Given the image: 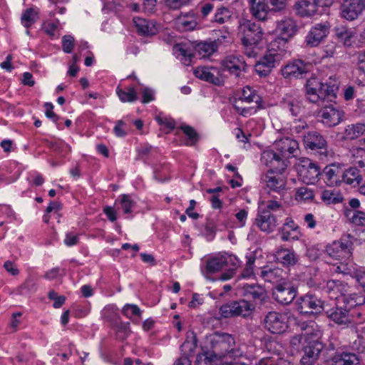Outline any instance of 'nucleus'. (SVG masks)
<instances>
[{
  "label": "nucleus",
  "instance_id": "f257e3e1",
  "mask_svg": "<svg viewBox=\"0 0 365 365\" xmlns=\"http://www.w3.org/2000/svg\"><path fill=\"white\" fill-rule=\"evenodd\" d=\"M339 82L329 78L326 83L321 82L317 78H310L306 84L307 98L310 102H332L336 98Z\"/></svg>",
  "mask_w": 365,
  "mask_h": 365
},
{
  "label": "nucleus",
  "instance_id": "f03ea898",
  "mask_svg": "<svg viewBox=\"0 0 365 365\" xmlns=\"http://www.w3.org/2000/svg\"><path fill=\"white\" fill-rule=\"evenodd\" d=\"M239 34L242 44L247 48L245 53L249 57H255L256 52L249 47L256 46L262 41L264 32L260 25L249 20L241 21Z\"/></svg>",
  "mask_w": 365,
  "mask_h": 365
},
{
  "label": "nucleus",
  "instance_id": "7ed1b4c3",
  "mask_svg": "<svg viewBox=\"0 0 365 365\" xmlns=\"http://www.w3.org/2000/svg\"><path fill=\"white\" fill-rule=\"evenodd\" d=\"M235 344L232 335L216 331L206 338V347L216 359H221L227 356L230 347Z\"/></svg>",
  "mask_w": 365,
  "mask_h": 365
},
{
  "label": "nucleus",
  "instance_id": "20e7f679",
  "mask_svg": "<svg viewBox=\"0 0 365 365\" xmlns=\"http://www.w3.org/2000/svg\"><path fill=\"white\" fill-rule=\"evenodd\" d=\"M237 264L238 259L235 255L226 254L208 259L206 263V270L209 273H215L228 267L227 271L220 277L221 279L227 280L234 275Z\"/></svg>",
  "mask_w": 365,
  "mask_h": 365
},
{
  "label": "nucleus",
  "instance_id": "39448f33",
  "mask_svg": "<svg viewBox=\"0 0 365 365\" xmlns=\"http://www.w3.org/2000/svg\"><path fill=\"white\" fill-rule=\"evenodd\" d=\"M303 143L307 149L316 151L322 160H327L331 153L327 149V142L324 137L317 131H309L303 135Z\"/></svg>",
  "mask_w": 365,
  "mask_h": 365
},
{
  "label": "nucleus",
  "instance_id": "423d86ee",
  "mask_svg": "<svg viewBox=\"0 0 365 365\" xmlns=\"http://www.w3.org/2000/svg\"><path fill=\"white\" fill-rule=\"evenodd\" d=\"M255 304L250 301L241 299L223 304L220 309V315L224 318L236 316L248 317L255 310Z\"/></svg>",
  "mask_w": 365,
  "mask_h": 365
},
{
  "label": "nucleus",
  "instance_id": "0eeeda50",
  "mask_svg": "<svg viewBox=\"0 0 365 365\" xmlns=\"http://www.w3.org/2000/svg\"><path fill=\"white\" fill-rule=\"evenodd\" d=\"M296 168L302 181L306 184H315L321 175L320 167L307 158H301L296 164Z\"/></svg>",
  "mask_w": 365,
  "mask_h": 365
},
{
  "label": "nucleus",
  "instance_id": "6e6552de",
  "mask_svg": "<svg viewBox=\"0 0 365 365\" xmlns=\"http://www.w3.org/2000/svg\"><path fill=\"white\" fill-rule=\"evenodd\" d=\"M277 41L271 43L270 48L264 53L261 59L255 64V71L259 76H267L275 67L281 58L282 55L277 52L275 46Z\"/></svg>",
  "mask_w": 365,
  "mask_h": 365
},
{
  "label": "nucleus",
  "instance_id": "1a4fd4ad",
  "mask_svg": "<svg viewBox=\"0 0 365 365\" xmlns=\"http://www.w3.org/2000/svg\"><path fill=\"white\" fill-rule=\"evenodd\" d=\"M261 182L269 190L268 192H276L282 197L286 190L287 179L282 173L268 171L261 177Z\"/></svg>",
  "mask_w": 365,
  "mask_h": 365
},
{
  "label": "nucleus",
  "instance_id": "9d476101",
  "mask_svg": "<svg viewBox=\"0 0 365 365\" xmlns=\"http://www.w3.org/2000/svg\"><path fill=\"white\" fill-rule=\"evenodd\" d=\"M297 309L301 314H317L324 310L323 302L316 295L307 294L296 302Z\"/></svg>",
  "mask_w": 365,
  "mask_h": 365
},
{
  "label": "nucleus",
  "instance_id": "9b49d317",
  "mask_svg": "<svg viewBox=\"0 0 365 365\" xmlns=\"http://www.w3.org/2000/svg\"><path fill=\"white\" fill-rule=\"evenodd\" d=\"M365 10V0H341L340 5L341 17L347 21L358 19Z\"/></svg>",
  "mask_w": 365,
  "mask_h": 365
},
{
  "label": "nucleus",
  "instance_id": "f8f14e48",
  "mask_svg": "<svg viewBox=\"0 0 365 365\" xmlns=\"http://www.w3.org/2000/svg\"><path fill=\"white\" fill-rule=\"evenodd\" d=\"M298 30L296 21L291 17L284 16L276 21L275 33L284 43H287L293 38Z\"/></svg>",
  "mask_w": 365,
  "mask_h": 365
},
{
  "label": "nucleus",
  "instance_id": "ddd939ff",
  "mask_svg": "<svg viewBox=\"0 0 365 365\" xmlns=\"http://www.w3.org/2000/svg\"><path fill=\"white\" fill-rule=\"evenodd\" d=\"M329 33V26L327 22L317 24L307 33L304 43L306 46L313 48L318 46Z\"/></svg>",
  "mask_w": 365,
  "mask_h": 365
},
{
  "label": "nucleus",
  "instance_id": "4468645a",
  "mask_svg": "<svg viewBox=\"0 0 365 365\" xmlns=\"http://www.w3.org/2000/svg\"><path fill=\"white\" fill-rule=\"evenodd\" d=\"M273 297L280 304L291 303L297 295L296 288L288 281L277 284L272 291Z\"/></svg>",
  "mask_w": 365,
  "mask_h": 365
},
{
  "label": "nucleus",
  "instance_id": "2eb2a0df",
  "mask_svg": "<svg viewBox=\"0 0 365 365\" xmlns=\"http://www.w3.org/2000/svg\"><path fill=\"white\" fill-rule=\"evenodd\" d=\"M223 71H227L230 75L239 78L242 72L246 71L247 64L242 56L239 55H230L222 61Z\"/></svg>",
  "mask_w": 365,
  "mask_h": 365
},
{
  "label": "nucleus",
  "instance_id": "dca6fc26",
  "mask_svg": "<svg viewBox=\"0 0 365 365\" xmlns=\"http://www.w3.org/2000/svg\"><path fill=\"white\" fill-rule=\"evenodd\" d=\"M265 328L272 334H282L288 327L285 315L277 312H269L264 319Z\"/></svg>",
  "mask_w": 365,
  "mask_h": 365
},
{
  "label": "nucleus",
  "instance_id": "f3484780",
  "mask_svg": "<svg viewBox=\"0 0 365 365\" xmlns=\"http://www.w3.org/2000/svg\"><path fill=\"white\" fill-rule=\"evenodd\" d=\"M262 163L269 168V171L282 173L287 167L286 160L280 157L277 151L264 150L261 156Z\"/></svg>",
  "mask_w": 365,
  "mask_h": 365
},
{
  "label": "nucleus",
  "instance_id": "a211bd4d",
  "mask_svg": "<svg viewBox=\"0 0 365 365\" xmlns=\"http://www.w3.org/2000/svg\"><path fill=\"white\" fill-rule=\"evenodd\" d=\"M294 324L297 329L300 331L301 334L304 336V341H319L322 336L320 329L317 324L313 321H302L297 318L294 319Z\"/></svg>",
  "mask_w": 365,
  "mask_h": 365
},
{
  "label": "nucleus",
  "instance_id": "6ab92c4d",
  "mask_svg": "<svg viewBox=\"0 0 365 365\" xmlns=\"http://www.w3.org/2000/svg\"><path fill=\"white\" fill-rule=\"evenodd\" d=\"M274 148L279 154L280 157L286 160L294 157L297 155L299 150V143L297 140L287 137L277 140L274 142Z\"/></svg>",
  "mask_w": 365,
  "mask_h": 365
},
{
  "label": "nucleus",
  "instance_id": "aec40b11",
  "mask_svg": "<svg viewBox=\"0 0 365 365\" xmlns=\"http://www.w3.org/2000/svg\"><path fill=\"white\" fill-rule=\"evenodd\" d=\"M310 67L309 63L297 59L284 66L282 74L286 78H301L309 72Z\"/></svg>",
  "mask_w": 365,
  "mask_h": 365
},
{
  "label": "nucleus",
  "instance_id": "412c9836",
  "mask_svg": "<svg viewBox=\"0 0 365 365\" xmlns=\"http://www.w3.org/2000/svg\"><path fill=\"white\" fill-rule=\"evenodd\" d=\"M327 255L335 259H348L351 255V243L349 241H334L326 247Z\"/></svg>",
  "mask_w": 365,
  "mask_h": 365
},
{
  "label": "nucleus",
  "instance_id": "4be33fe9",
  "mask_svg": "<svg viewBox=\"0 0 365 365\" xmlns=\"http://www.w3.org/2000/svg\"><path fill=\"white\" fill-rule=\"evenodd\" d=\"M343 111L334 107L333 105L325 106L319 112L322 122L328 127L338 125L343 118Z\"/></svg>",
  "mask_w": 365,
  "mask_h": 365
},
{
  "label": "nucleus",
  "instance_id": "5701e85b",
  "mask_svg": "<svg viewBox=\"0 0 365 365\" xmlns=\"http://www.w3.org/2000/svg\"><path fill=\"white\" fill-rule=\"evenodd\" d=\"M256 225L262 232L270 233L276 228L277 223L276 217L267 210H259L254 221Z\"/></svg>",
  "mask_w": 365,
  "mask_h": 365
},
{
  "label": "nucleus",
  "instance_id": "b1692460",
  "mask_svg": "<svg viewBox=\"0 0 365 365\" xmlns=\"http://www.w3.org/2000/svg\"><path fill=\"white\" fill-rule=\"evenodd\" d=\"M256 274L265 282L272 284H279L286 280V272L281 268L264 267L256 271Z\"/></svg>",
  "mask_w": 365,
  "mask_h": 365
},
{
  "label": "nucleus",
  "instance_id": "393cba45",
  "mask_svg": "<svg viewBox=\"0 0 365 365\" xmlns=\"http://www.w3.org/2000/svg\"><path fill=\"white\" fill-rule=\"evenodd\" d=\"M240 289L244 297L252 299L255 302L262 303L267 299L266 290L257 284H244Z\"/></svg>",
  "mask_w": 365,
  "mask_h": 365
},
{
  "label": "nucleus",
  "instance_id": "a878e982",
  "mask_svg": "<svg viewBox=\"0 0 365 365\" xmlns=\"http://www.w3.org/2000/svg\"><path fill=\"white\" fill-rule=\"evenodd\" d=\"M321 175L324 182L330 187L339 185L342 182V170L339 165H327L321 172Z\"/></svg>",
  "mask_w": 365,
  "mask_h": 365
},
{
  "label": "nucleus",
  "instance_id": "bb28decb",
  "mask_svg": "<svg viewBox=\"0 0 365 365\" xmlns=\"http://www.w3.org/2000/svg\"><path fill=\"white\" fill-rule=\"evenodd\" d=\"M324 348L320 341H309L304 349V354L301 359L303 364H312L319 358V356Z\"/></svg>",
  "mask_w": 365,
  "mask_h": 365
},
{
  "label": "nucleus",
  "instance_id": "cd10ccee",
  "mask_svg": "<svg viewBox=\"0 0 365 365\" xmlns=\"http://www.w3.org/2000/svg\"><path fill=\"white\" fill-rule=\"evenodd\" d=\"M326 313L331 320L339 325H348L352 321V316L345 307L336 306L327 310Z\"/></svg>",
  "mask_w": 365,
  "mask_h": 365
},
{
  "label": "nucleus",
  "instance_id": "c85d7f7f",
  "mask_svg": "<svg viewBox=\"0 0 365 365\" xmlns=\"http://www.w3.org/2000/svg\"><path fill=\"white\" fill-rule=\"evenodd\" d=\"M133 21L137 33L140 36H150L158 33L156 24L153 21L140 17H134Z\"/></svg>",
  "mask_w": 365,
  "mask_h": 365
},
{
  "label": "nucleus",
  "instance_id": "c756f323",
  "mask_svg": "<svg viewBox=\"0 0 365 365\" xmlns=\"http://www.w3.org/2000/svg\"><path fill=\"white\" fill-rule=\"evenodd\" d=\"M347 284L339 280H329L324 288V292L331 299L341 300L345 292H347Z\"/></svg>",
  "mask_w": 365,
  "mask_h": 365
},
{
  "label": "nucleus",
  "instance_id": "7c9ffc66",
  "mask_svg": "<svg viewBox=\"0 0 365 365\" xmlns=\"http://www.w3.org/2000/svg\"><path fill=\"white\" fill-rule=\"evenodd\" d=\"M330 365H361L359 356L351 352L335 353L329 361Z\"/></svg>",
  "mask_w": 365,
  "mask_h": 365
},
{
  "label": "nucleus",
  "instance_id": "2f4dec72",
  "mask_svg": "<svg viewBox=\"0 0 365 365\" xmlns=\"http://www.w3.org/2000/svg\"><path fill=\"white\" fill-rule=\"evenodd\" d=\"M274 257L277 263L282 264L284 267L294 266L299 259L293 250L284 247H280L276 250Z\"/></svg>",
  "mask_w": 365,
  "mask_h": 365
},
{
  "label": "nucleus",
  "instance_id": "473e14b6",
  "mask_svg": "<svg viewBox=\"0 0 365 365\" xmlns=\"http://www.w3.org/2000/svg\"><path fill=\"white\" fill-rule=\"evenodd\" d=\"M319 4L315 0H297L294 4V9L298 16L309 17L314 15Z\"/></svg>",
  "mask_w": 365,
  "mask_h": 365
},
{
  "label": "nucleus",
  "instance_id": "72a5a7b5",
  "mask_svg": "<svg viewBox=\"0 0 365 365\" xmlns=\"http://www.w3.org/2000/svg\"><path fill=\"white\" fill-rule=\"evenodd\" d=\"M218 73L219 71L217 68L197 67L194 71L197 78L219 86L222 83V81L215 75Z\"/></svg>",
  "mask_w": 365,
  "mask_h": 365
},
{
  "label": "nucleus",
  "instance_id": "f704fd0d",
  "mask_svg": "<svg viewBox=\"0 0 365 365\" xmlns=\"http://www.w3.org/2000/svg\"><path fill=\"white\" fill-rule=\"evenodd\" d=\"M250 4L252 16L259 21L265 20L271 11L265 0H250Z\"/></svg>",
  "mask_w": 365,
  "mask_h": 365
},
{
  "label": "nucleus",
  "instance_id": "c9c22d12",
  "mask_svg": "<svg viewBox=\"0 0 365 365\" xmlns=\"http://www.w3.org/2000/svg\"><path fill=\"white\" fill-rule=\"evenodd\" d=\"M365 133V124L357 123L347 125L342 133V139L344 140H353Z\"/></svg>",
  "mask_w": 365,
  "mask_h": 365
},
{
  "label": "nucleus",
  "instance_id": "e433bc0d",
  "mask_svg": "<svg viewBox=\"0 0 365 365\" xmlns=\"http://www.w3.org/2000/svg\"><path fill=\"white\" fill-rule=\"evenodd\" d=\"M362 180L361 171L356 168L351 167L342 170V182L352 187L359 186Z\"/></svg>",
  "mask_w": 365,
  "mask_h": 365
},
{
  "label": "nucleus",
  "instance_id": "4c0bfd02",
  "mask_svg": "<svg viewBox=\"0 0 365 365\" xmlns=\"http://www.w3.org/2000/svg\"><path fill=\"white\" fill-rule=\"evenodd\" d=\"M220 43L219 39L217 41H202L197 43L195 48L200 58H206L217 51Z\"/></svg>",
  "mask_w": 365,
  "mask_h": 365
},
{
  "label": "nucleus",
  "instance_id": "58836bf2",
  "mask_svg": "<svg viewBox=\"0 0 365 365\" xmlns=\"http://www.w3.org/2000/svg\"><path fill=\"white\" fill-rule=\"evenodd\" d=\"M197 18L194 14H185L181 16L177 21L178 28L181 31H190L197 26Z\"/></svg>",
  "mask_w": 365,
  "mask_h": 365
},
{
  "label": "nucleus",
  "instance_id": "ea45409f",
  "mask_svg": "<svg viewBox=\"0 0 365 365\" xmlns=\"http://www.w3.org/2000/svg\"><path fill=\"white\" fill-rule=\"evenodd\" d=\"M341 302L344 304V307L349 311L356 306L362 305L365 302L364 295L357 293L345 292L341 298Z\"/></svg>",
  "mask_w": 365,
  "mask_h": 365
},
{
  "label": "nucleus",
  "instance_id": "a19ab883",
  "mask_svg": "<svg viewBox=\"0 0 365 365\" xmlns=\"http://www.w3.org/2000/svg\"><path fill=\"white\" fill-rule=\"evenodd\" d=\"M116 94L123 103H133L138 99V93L133 87L116 88Z\"/></svg>",
  "mask_w": 365,
  "mask_h": 365
},
{
  "label": "nucleus",
  "instance_id": "79ce46f5",
  "mask_svg": "<svg viewBox=\"0 0 365 365\" xmlns=\"http://www.w3.org/2000/svg\"><path fill=\"white\" fill-rule=\"evenodd\" d=\"M283 108L290 112L293 116H298L303 112V106L299 100L294 98L284 99Z\"/></svg>",
  "mask_w": 365,
  "mask_h": 365
},
{
  "label": "nucleus",
  "instance_id": "37998d69",
  "mask_svg": "<svg viewBox=\"0 0 365 365\" xmlns=\"http://www.w3.org/2000/svg\"><path fill=\"white\" fill-rule=\"evenodd\" d=\"M238 102H245L246 103H255V106H260L261 98L250 87L246 86L242 91V94L238 100Z\"/></svg>",
  "mask_w": 365,
  "mask_h": 365
},
{
  "label": "nucleus",
  "instance_id": "c03bdc74",
  "mask_svg": "<svg viewBox=\"0 0 365 365\" xmlns=\"http://www.w3.org/2000/svg\"><path fill=\"white\" fill-rule=\"evenodd\" d=\"M309 128L307 121L302 118H295L290 123V131L294 135H298L303 138L304 135H306L305 130Z\"/></svg>",
  "mask_w": 365,
  "mask_h": 365
},
{
  "label": "nucleus",
  "instance_id": "a18cd8bd",
  "mask_svg": "<svg viewBox=\"0 0 365 365\" xmlns=\"http://www.w3.org/2000/svg\"><path fill=\"white\" fill-rule=\"evenodd\" d=\"M336 36L344 45L350 46L355 36V32L352 29L340 27L336 29Z\"/></svg>",
  "mask_w": 365,
  "mask_h": 365
},
{
  "label": "nucleus",
  "instance_id": "49530a36",
  "mask_svg": "<svg viewBox=\"0 0 365 365\" xmlns=\"http://www.w3.org/2000/svg\"><path fill=\"white\" fill-rule=\"evenodd\" d=\"M351 157L354 158V162L360 168L365 167V148L359 147H352L350 149Z\"/></svg>",
  "mask_w": 365,
  "mask_h": 365
},
{
  "label": "nucleus",
  "instance_id": "de8ad7c7",
  "mask_svg": "<svg viewBox=\"0 0 365 365\" xmlns=\"http://www.w3.org/2000/svg\"><path fill=\"white\" fill-rule=\"evenodd\" d=\"M38 13L34 9H26L21 16V24L26 28L30 27L38 19Z\"/></svg>",
  "mask_w": 365,
  "mask_h": 365
},
{
  "label": "nucleus",
  "instance_id": "09e8293b",
  "mask_svg": "<svg viewBox=\"0 0 365 365\" xmlns=\"http://www.w3.org/2000/svg\"><path fill=\"white\" fill-rule=\"evenodd\" d=\"M290 346L294 351H299L304 349L307 341H304V336L301 334H295L290 339Z\"/></svg>",
  "mask_w": 365,
  "mask_h": 365
},
{
  "label": "nucleus",
  "instance_id": "8fccbe9b",
  "mask_svg": "<svg viewBox=\"0 0 365 365\" xmlns=\"http://www.w3.org/2000/svg\"><path fill=\"white\" fill-rule=\"evenodd\" d=\"M181 130L187 136V145L192 146L198 140V134L192 127L182 125Z\"/></svg>",
  "mask_w": 365,
  "mask_h": 365
},
{
  "label": "nucleus",
  "instance_id": "3c124183",
  "mask_svg": "<svg viewBox=\"0 0 365 365\" xmlns=\"http://www.w3.org/2000/svg\"><path fill=\"white\" fill-rule=\"evenodd\" d=\"M231 17L230 11L225 7L220 8L216 11L212 21L222 24L228 21Z\"/></svg>",
  "mask_w": 365,
  "mask_h": 365
},
{
  "label": "nucleus",
  "instance_id": "603ef678",
  "mask_svg": "<svg viewBox=\"0 0 365 365\" xmlns=\"http://www.w3.org/2000/svg\"><path fill=\"white\" fill-rule=\"evenodd\" d=\"M122 313L128 318H132L133 316L140 317L141 310L135 304H127L122 309Z\"/></svg>",
  "mask_w": 365,
  "mask_h": 365
},
{
  "label": "nucleus",
  "instance_id": "864d4df0",
  "mask_svg": "<svg viewBox=\"0 0 365 365\" xmlns=\"http://www.w3.org/2000/svg\"><path fill=\"white\" fill-rule=\"evenodd\" d=\"M217 360L215 357L212 356V353L209 351L199 354L196 359V365H212V361Z\"/></svg>",
  "mask_w": 365,
  "mask_h": 365
},
{
  "label": "nucleus",
  "instance_id": "5fc2aeb1",
  "mask_svg": "<svg viewBox=\"0 0 365 365\" xmlns=\"http://www.w3.org/2000/svg\"><path fill=\"white\" fill-rule=\"evenodd\" d=\"M352 214L350 217V220L352 223L360 225L365 226V212L361 211H349L348 215Z\"/></svg>",
  "mask_w": 365,
  "mask_h": 365
},
{
  "label": "nucleus",
  "instance_id": "6e6d98bb",
  "mask_svg": "<svg viewBox=\"0 0 365 365\" xmlns=\"http://www.w3.org/2000/svg\"><path fill=\"white\" fill-rule=\"evenodd\" d=\"M120 205L124 213L128 214L132 212L135 202L131 200L129 195H121Z\"/></svg>",
  "mask_w": 365,
  "mask_h": 365
},
{
  "label": "nucleus",
  "instance_id": "4d7b16f0",
  "mask_svg": "<svg viewBox=\"0 0 365 365\" xmlns=\"http://www.w3.org/2000/svg\"><path fill=\"white\" fill-rule=\"evenodd\" d=\"M50 147L53 151L62 155H65L71 151V147L64 143H52L50 144Z\"/></svg>",
  "mask_w": 365,
  "mask_h": 365
},
{
  "label": "nucleus",
  "instance_id": "13d9d810",
  "mask_svg": "<svg viewBox=\"0 0 365 365\" xmlns=\"http://www.w3.org/2000/svg\"><path fill=\"white\" fill-rule=\"evenodd\" d=\"M299 237V232H292L289 230H287L286 227H282V235L281 239L282 241H289V240H297Z\"/></svg>",
  "mask_w": 365,
  "mask_h": 365
},
{
  "label": "nucleus",
  "instance_id": "bf43d9fd",
  "mask_svg": "<svg viewBox=\"0 0 365 365\" xmlns=\"http://www.w3.org/2000/svg\"><path fill=\"white\" fill-rule=\"evenodd\" d=\"M296 195L297 199L304 200L312 199L314 197L313 191L307 187H301L298 188Z\"/></svg>",
  "mask_w": 365,
  "mask_h": 365
},
{
  "label": "nucleus",
  "instance_id": "052dcab7",
  "mask_svg": "<svg viewBox=\"0 0 365 365\" xmlns=\"http://www.w3.org/2000/svg\"><path fill=\"white\" fill-rule=\"evenodd\" d=\"M238 101H235V103L233 104L234 108L236 109V110L242 115L243 116H247L248 115L251 114L252 110H254V112H256L257 110L261 107V106H255L252 107H241L238 105Z\"/></svg>",
  "mask_w": 365,
  "mask_h": 365
},
{
  "label": "nucleus",
  "instance_id": "680f3d73",
  "mask_svg": "<svg viewBox=\"0 0 365 365\" xmlns=\"http://www.w3.org/2000/svg\"><path fill=\"white\" fill-rule=\"evenodd\" d=\"M74 43V38L71 36H64L62 38L63 51L66 53H71Z\"/></svg>",
  "mask_w": 365,
  "mask_h": 365
},
{
  "label": "nucleus",
  "instance_id": "e2e57ef3",
  "mask_svg": "<svg viewBox=\"0 0 365 365\" xmlns=\"http://www.w3.org/2000/svg\"><path fill=\"white\" fill-rule=\"evenodd\" d=\"M48 296L50 299L54 301L53 307L55 308L61 307L64 304L66 300V297L64 296H58L54 291H50Z\"/></svg>",
  "mask_w": 365,
  "mask_h": 365
},
{
  "label": "nucleus",
  "instance_id": "0e129e2a",
  "mask_svg": "<svg viewBox=\"0 0 365 365\" xmlns=\"http://www.w3.org/2000/svg\"><path fill=\"white\" fill-rule=\"evenodd\" d=\"M272 9L271 11L279 12L284 10L286 8L287 4L286 0H269Z\"/></svg>",
  "mask_w": 365,
  "mask_h": 365
},
{
  "label": "nucleus",
  "instance_id": "69168bd1",
  "mask_svg": "<svg viewBox=\"0 0 365 365\" xmlns=\"http://www.w3.org/2000/svg\"><path fill=\"white\" fill-rule=\"evenodd\" d=\"M322 199L327 203H336L338 202L334 193L331 190H324L322 192Z\"/></svg>",
  "mask_w": 365,
  "mask_h": 365
},
{
  "label": "nucleus",
  "instance_id": "338daca9",
  "mask_svg": "<svg viewBox=\"0 0 365 365\" xmlns=\"http://www.w3.org/2000/svg\"><path fill=\"white\" fill-rule=\"evenodd\" d=\"M254 262L255 260L249 259L246 264V267L242 271L241 276L242 278H249L254 274Z\"/></svg>",
  "mask_w": 365,
  "mask_h": 365
},
{
  "label": "nucleus",
  "instance_id": "774afa93",
  "mask_svg": "<svg viewBox=\"0 0 365 365\" xmlns=\"http://www.w3.org/2000/svg\"><path fill=\"white\" fill-rule=\"evenodd\" d=\"M78 235L73 232H68L64 239V243L67 246H73L78 243Z\"/></svg>",
  "mask_w": 365,
  "mask_h": 365
}]
</instances>
